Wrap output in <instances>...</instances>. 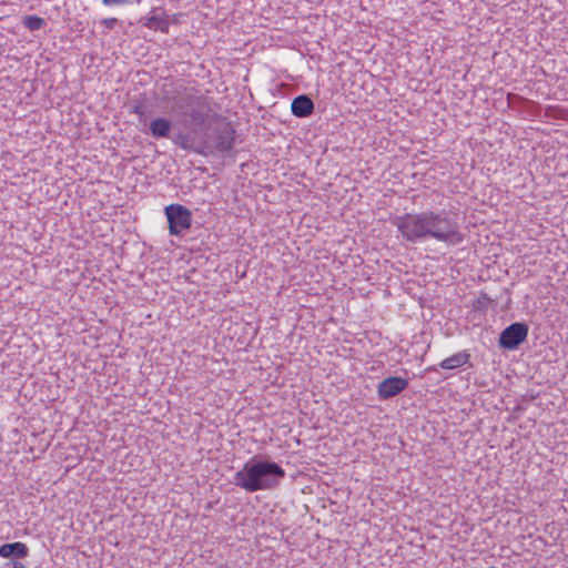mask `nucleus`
Here are the masks:
<instances>
[{"label": "nucleus", "mask_w": 568, "mask_h": 568, "mask_svg": "<svg viewBox=\"0 0 568 568\" xmlns=\"http://www.w3.org/2000/svg\"><path fill=\"white\" fill-rule=\"evenodd\" d=\"M392 224L408 243L417 244L428 240L458 245L464 241L457 221L445 210L404 213L392 220Z\"/></svg>", "instance_id": "nucleus-1"}, {"label": "nucleus", "mask_w": 568, "mask_h": 568, "mask_svg": "<svg viewBox=\"0 0 568 568\" xmlns=\"http://www.w3.org/2000/svg\"><path fill=\"white\" fill-rule=\"evenodd\" d=\"M286 473L275 462L252 458L235 473L234 484L247 493L272 490L284 479Z\"/></svg>", "instance_id": "nucleus-2"}, {"label": "nucleus", "mask_w": 568, "mask_h": 568, "mask_svg": "<svg viewBox=\"0 0 568 568\" xmlns=\"http://www.w3.org/2000/svg\"><path fill=\"white\" fill-rule=\"evenodd\" d=\"M235 140V130L230 122H219L207 140L195 149V152L202 155L211 153H226L233 149Z\"/></svg>", "instance_id": "nucleus-3"}, {"label": "nucleus", "mask_w": 568, "mask_h": 568, "mask_svg": "<svg viewBox=\"0 0 568 568\" xmlns=\"http://www.w3.org/2000/svg\"><path fill=\"white\" fill-rule=\"evenodd\" d=\"M164 214L169 223L170 235L179 236L192 225V212L182 204L165 206Z\"/></svg>", "instance_id": "nucleus-4"}, {"label": "nucleus", "mask_w": 568, "mask_h": 568, "mask_svg": "<svg viewBox=\"0 0 568 568\" xmlns=\"http://www.w3.org/2000/svg\"><path fill=\"white\" fill-rule=\"evenodd\" d=\"M529 326L523 322H516L507 326L499 335V346L514 351L524 343L528 336Z\"/></svg>", "instance_id": "nucleus-5"}, {"label": "nucleus", "mask_w": 568, "mask_h": 568, "mask_svg": "<svg viewBox=\"0 0 568 568\" xmlns=\"http://www.w3.org/2000/svg\"><path fill=\"white\" fill-rule=\"evenodd\" d=\"M199 97L200 94L194 88H187L180 84L174 89V94L172 97L166 95V99L174 103V108L180 113H185V111L190 110V108L195 103Z\"/></svg>", "instance_id": "nucleus-6"}, {"label": "nucleus", "mask_w": 568, "mask_h": 568, "mask_svg": "<svg viewBox=\"0 0 568 568\" xmlns=\"http://www.w3.org/2000/svg\"><path fill=\"white\" fill-rule=\"evenodd\" d=\"M408 386V381L399 376H389L377 385V395L382 400L397 396Z\"/></svg>", "instance_id": "nucleus-7"}, {"label": "nucleus", "mask_w": 568, "mask_h": 568, "mask_svg": "<svg viewBox=\"0 0 568 568\" xmlns=\"http://www.w3.org/2000/svg\"><path fill=\"white\" fill-rule=\"evenodd\" d=\"M291 111L296 118H307L314 112V102L306 94L297 95L291 103Z\"/></svg>", "instance_id": "nucleus-8"}, {"label": "nucleus", "mask_w": 568, "mask_h": 568, "mask_svg": "<svg viewBox=\"0 0 568 568\" xmlns=\"http://www.w3.org/2000/svg\"><path fill=\"white\" fill-rule=\"evenodd\" d=\"M211 108L207 100L200 95L195 103L190 108L189 116L196 124H204L207 120Z\"/></svg>", "instance_id": "nucleus-9"}, {"label": "nucleus", "mask_w": 568, "mask_h": 568, "mask_svg": "<svg viewBox=\"0 0 568 568\" xmlns=\"http://www.w3.org/2000/svg\"><path fill=\"white\" fill-rule=\"evenodd\" d=\"M29 555V548L26 544L16 541L11 544H3L0 546V557L10 558L16 557L23 559Z\"/></svg>", "instance_id": "nucleus-10"}, {"label": "nucleus", "mask_w": 568, "mask_h": 568, "mask_svg": "<svg viewBox=\"0 0 568 568\" xmlns=\"http://www.w3.org/2000/svg\"><path fill=\"white\" fill-rule=\"evenodd\" d=\"M172 121L166 118H155L150 122V132L154 138H169Z\"/></svg>", "instance_id": "nucleus-11"}, {"label": "nucleus", "mask_w": 568, "mask_h": 568, "mask_svg": "<svg viewBox=\"0 0 568 568\" xmlns=\"http://www.w3.org/2000/svg\"><path fill=\"white\" fill-rule=\"evenodd\" d=\"M470 355L466 351L458 352L445 359L438 366L443 369H456L469 362Z\"/></svg>", "instance_id": "nucleus-12"}, {"label": "nucleus", "mask_w": 568, "mask_h": 568, "mask_svg": "<svg viewBox=\"0 0 568 568\" xmlns=\"http://www.w3.org/2000/svg\"><path fill=\"white\" fill-rule=\"evenodd\" d=\"M143 26L155 31H161L163 33H168L170 29V22L165 18L158 14L145 17Z\"/></svg>", "instance_id": "nucleus-13"}, {"label": "nucleus", "mask_w": 568, "mask_h": 568, "mask_svg": "<svg viewBox=\"0 0 568 568\" xmlns=\"http://www.w3.org/2000/svg\"><path fill=\"white\" fill-rule=\"evenodd\" d=\"M45 24L44 19L38 16H27L23 19V26L30 31L40 30Z\"/></svg>", "instance_id": "nucleus-14"}, {"label": "nucleus", "mask_w": 568, "mask_h": 568, "mask_svg": "<svg viewBox=\"0 0 568 568\" xmlns=\"http://www.w3.org/2000/svg\"><path fill=\"white\" fill-rule=\"evenodd\" d=\"M173 141L183 150H193L195 152L196 148L193 146V139L189 134L179 133Z\"/></svg>", "instance_id": "nucleus-15"}, {"label": "nucleus", "mask_w": 568, "mask_h": 568, "mask_svg": "<svg viewBox=\"0 0 568 568\" xmlns=\"http://www.w3.org/2000/svg\"><path fill=\"white\" fill-rule=\"evenodd\" d=\"M121 21L116 18H103L100 21V26L102 27L101 34L105 36L112 29H114Z\"/></svg>", "instance_id": "nucleus-16"}, {"label": "nucleus", "mask_w": 568, "mask_h": 568, "mask_svg": "<svg viewBox=\"0 0 568 568\" xmlns=\"http://www.w3.org/2000/svg\"><path fill=\"white\" fill-rule=\"evenodd\" d=\"M105 7H120L132 3V0H101Z\"/></svg>", "instance_id": "nucleus-17"}, {"label": "nucleus", "mask_w": 568, "mask_h": 568, "mask_svg": "<svg viewBox=\"0 0 568 568\" xmlns=\"http://www.w3.org/2000/svg\"><path fill=\"white\" fill-rule=\"evenodd\" d=\"M1 568H28L23 562L19 560H9Z\"/></svg>", "instance_id": "nucleus-18"}, {"label": "nucleus", "mask_w": 568, "mask_h": 568, "mask_svg": "<svg viewBox=\"0 0 568 568\" xmlns=\"http://www.w3.org/2000/svg\"><path fill=\"white\" fill-rule=\"evenodd\" d=\"M428 369H429V371H433V372H436V371H437V368H436L435 366H433V367H430V368H428Z\"/></svg>", "instance_id": "nucleus-19"}, {"label": "nucleus", "mask_w": 568, "mask_h": 568, "mask_svg": "<svg viewBox=\"0 0 568 568\" xmlns=\"http://www.w3.org/2000/svg\"><path fill=\"white\" fill-rule=\"evenodd\" d=\"M483 298H485L487 301L489 300L486 294L483 295Z\"/></svg>", "instance_id": "nucleus-20"}]
</instances>
